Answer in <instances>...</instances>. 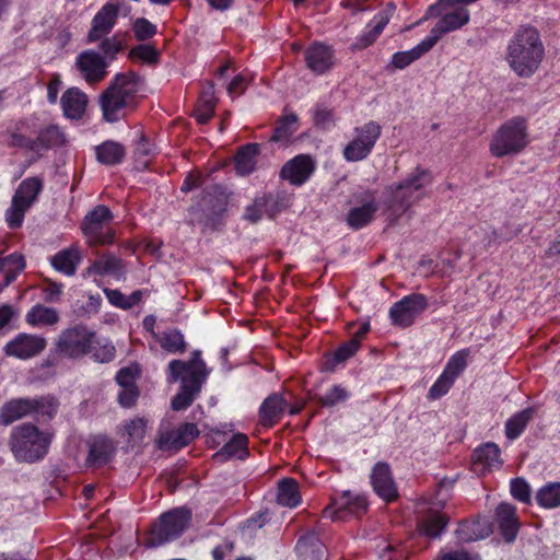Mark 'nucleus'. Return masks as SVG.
<instances>
[{
  "mask_svg": "<svg viewBox=\"0 0 560 560\" xmlns=\"http://www.w3.org/2000/svg\"><path fill=\"white\" fill-rule=\"evenodd\" d=\"M108 60L94 49L81 51L73 66L75 72L88 83L94 84L107 75Z\"/></svg>",
  "mask_w": 560,
  "mask_h": 560,
  "instance_id": "2eb2a0df",
  "label": "nucleus"
},
{
  "mask_svg": "<svg viewBox=\"0 0 560 560\" xmlns=\"http://www.w3.org/2000/svg\"><path fill=\"white\" fill-rule=\"evenodd\" d=\"M147 427L148 421L144 418L136 417L124 421L118 428V434L128 447H136L142 444L147 434Z\"/></svg>",
  "mask_w": 560,
  "mask_h": 560,
  "instance_id": "c756f323",
  "label": "nucleus"
},
{
  "mask_svg": "<svg viewBox=\"0 0 560 560\" xmlns=\"http://www.w3.org/2000/svg\"><path fill=\"white\" fill-rule=\"evenodd\" d=\"M122 7H125L124 0H118L116 3L108 2L104 4L97 11L92 20L91 30L88 34V40L90 43L97 42L112 32Z\"/></svg>",
  "mask_w": 560,
  "mask_h": 560,
  "instance_id": "a211bd4d",
  "label": "nucleus"
},
{
  "mask_svg": "<svg viewBox=\"0 0 560 560\" xmlns=\"http://www.w3.org/2000/svg\"><path fill=\"white\" fill-rule=\"evenodd\" d=\"M129 57L133 60L151 65L158 61L159 52L152 45L141 44L130 50Z\"/></svg>",
  "mask_w": 560,
  "mask_h": 560,
  "instance_id": "603ef678",
  "label": "nucleus"
},
{
  "mask_svg": "<svg viewBox=\"0 0 560 560\" xmlns=\"http://www.w3.org/2000/svg\"><path fill=\"white\" fill-rule=\"evenodd\" d=\"M277 501L280 505L293 509L301 503L299 485L294 479L285 478L278 485Z\"/></svg>",
  "mask_w": 560,
  "mask_h": 560,
  "instance_id": "a19ab883",
  "label": "nucleus"
},
{
  "mask_svg": "<svg viewBox=\"0 0 560 560\" xmlns=\"http://www.w3.org/2000/svg\"><path fill=\"white\" fill-rule=\"evenodd\" d=\"M488 534L489 528L481 525L480 522H463L456 529L457 539L465 542L482 539Z\"/></svg>",
  "mask_w": 560,
  "mask_h": 560,
  "instance_id": "a18cd8bd",
  "label": "nucleus"
},
{
  "mask_svg": "<svg viewBox=\"0 0 560 560\" xmlns=\"http://www.w3.org/2000/svg\"><path fill=\"white\" fill-rule=\"evenodd\" d=\"M371 483L375 493L386 502L394 501L398 497V490L387 464L377 463L373 467Z\"/></svg>",
  "mask_w": 560,
  "mask_h": 560,
  "instance_id": "4be33fe9",
  "label": "nucleus"
},
{
  "mask_svg": "<svg viewBox=\"0 0 560 560\" xmlns=\"http://www.w3.org/2000/svg\"><path fill=\"white\" fill-rule=\"evenodd\" d=\"M95 151L97 161L105 165L120 163L125 155L124 147L114 141L103 142L96 147Z\"/></svg>",
  "mask_w": 560,
  "mask_h": 560,
  "instance_id": "79ce46f5",
  "label": "nucleus"
},
{
  "mask_svg": "<svg viewBox=\"0 0 560 560\" xmlns=\"http://www.w3.org/2000/svg\"><path fill=\"white\" fill-rule=\"evenodd\" d=\"M81 261L82 252L78 245L63 248L50 257L52 268L67 277L75 275Z\"/></svg>",
  "mask_w": 560,
  "mask_h": 560,
  "instance_id": "a878e982",
  "label": "nucleus"
},
{
  "mask_svg": "<svg viewBox=\"0 0 560 560\" xmlns=\"http://www.w3.org/2000/svg\"><path fill=\"white\" fill-rule=\"evenodd\" d=\"M529 143L527 124L522 117L506 120L495 131L490 151L497 158L518 154Z\"/></svg>",
  "mask_w": 560,
  "mask_h": 560,
  "instance_id": "0eeeda50",
  "label": "nucleus"
},
{
  "mask_svg": "<svg viewBox=\"0 0 560 560\" xmlns=\"http://www.w3.org/2000/svg\"><path fill=\"white\" fill-rule=\"evenodd\" d=\"M474 466L477 472L499 469L502 466L501 451L495 443H485L474 451Z\"/></svg>",
  "mask_w": 560,
  "mask_h": 560,
  "instance_id": "393cba45",
  "label": "nucleus"
},
{
  "mask_svg": "<svg viewBox=\"0 0 560 560\" xmlns=\"http://www.w3.org/2000/svg\"><path fill=\"white\" fill-rule=\"evenodd\" d=\"M497 522L503 538L508 542L514 541L518 533V521L515 508L509 503H501L495 510Z\"/></svg>",
  "mask_w": 560,
  "mask_h": 560,
  "instance_id": "cd10ccee",
  "label": "nucleus"
},
{
  "mask_svg": "<svg viewBox=\"0 0 560 560\" xmlns=\"http://www.w3.org/2000/svg\"><path fill=\"white\" fill-rule=\"evenodd\" d=\"M25 267L22 255L13 253L0 257V272L4 273V285H9Z\"/></svg>",
  "mask_w": 560,
  "mask_h": 560,
  "instance_id": "37998d69",
  "label": "nucleus"
},
{
  "mask_svg": "<svg viewBox=\"0 0 560 560\" xmlns=\"http://www.w3.org/2000/svg\"><path fill=\"white\" fill-rule=\"evenodd\" d=\"M427 306L428 302L425 296L413 293L396 302L389 310V316L394 325L408 327L427 308Z\"/></svg>",
  "mask_w": 560,
  "mask_h": 560,
  "instance_id": "dca6fc26",
  "label": "nucleus"
},
{
  "mask_svg": "<svg viewBox=\"0 0 560 560\" xmlns=\"http://www.w3.org/2000/svg\"><path fill=\"white\" fill-rule=\"evenodd\" d=\"M431 182V174L428 171L416 168L399 184L386 187V203L390 220H397L413 203L422 199Z\"/></svg>",
  "mask_w": 560,
  "mask_h": 560,
  "instance_id": "7ed1b4c3",
  "label": "nucleus"
},
{
  "mask_svg": "<svg viewBox=\"0 0 560 560\" xmlns=\"http://www.w3.org/2000/svg\"><path fill=\"white\" fill-rule=\"evenodd\" d=\"M360 348L359 339L351 338L348 342L341 345L334 354V360L337 363L343 362L352 357Z\"/></svg>",
  "mask_w": 560,
  "mask_h": 560,
  "instance_id": "680f3d73",
  "label": "nucleus"
},
{
  "mask_svg": "<svg viewBox=\"0 0 560 560\" xmlns=\"http://www.w3.org/2000/svg\"><path fill=\"white\" fill-rule=\"evenodd\" d=\"M104 293L112 305L122 310L130 308V304L127 303V295L122 294L119 290L104 289Z\"/></svg>",
  "mask_w": 560,
  "mask_h": 560,
  "instance_id": "e2e57ef3",
  "label": "nucleus"
},
{
  "mask_svg": "<svg viewBox=\"0 0 560 560\" xmlns=\"http://www.w3.org/2000/svg\"><path fill=\"white\" fill-rule=\"evenodd\" d=\"M270 201H273L272 195H264L260 197H257L254 202L248 206L245 210V219L255 223L258 220H260L264 215L262 207L267 206Z\"/></svg>",
  "mask_w": 560,
  "mask_h": 560,
  "instance_id": "864d4df0",
  "label": "nucleus"
},
{
  "mask_svg": "<svg viewBox=\"0 0 560 560\" xmlns=\"http://www.w3.org/2000/svg\"><path fill=\"white\" fill-rule=\"evenodd\" d=\"M434 506H430L428 513L422 516L419 521V532L428 537H439L445 529L447 520L440 513V509L443 508L444 501L434 503Z\"/></svg>",
  "mask_w": 560,
  "mask_h": 560,
  "instance_id": "bb28decb",
  "label": "nucleus"
},
{
  "mask_svg": "<svg viewBox=\"0 0 560 560\" xmlns=\"http://www.w3.org/2000/svg\"><path fill=\"white\" fill-rule=\"evenodd\" d=\"M94 331L84 325L63 329L54 342V350L60 358L81 359L93 349Z\"/></svg>",
  "mask_w": 560,
  "mask_h": 560,
  "instance_id": "6e6552de",
  "label": "nucleus"
},
{
  "mask_svg": "<svg viewBox=\"0 0 560 560\" xmlns=\"http://www.w3.org/2000/svg\"><path fill=\"white\" fill-rule=\"evenodd\" d=\"M469 21V12L465 8H457L452 12L445 13L436 25L430 31L427 38L434 46L438 40L446 33L460 28Z\"/></svg>",
  "mask_w": 560,
  "mask_h": 560,
  "instance_id": "5701e85b",
  "label": "nucleus"
},
{
  "mask_svg": "<svg viewBox=\"0 0 560 560\" xmlns=\"http://www.w3.org/2000/svg\"><path fill=\"white\" fill-rule=\"evenodd\" d=\"M298 129V117L294 114L284 116L278 121V125L273 131L271 140L281 144H287L292 135Z\"/></svg>",
  "mask_w": 560,
  "mask_h": 560,
  "instance_id": "49530a36",
  "label": "nucleus"
},
{
  "mask_svg": "<svg viewBox=\"0 0 560 560\" xmlns=\"http://www.w3.org/2000/svg\"><path fill=\"white\" fill-rule=\"evenodd\" d=\"M377 209L378 203L374 194L365 191L361 197L360 205L348 211L346 221L350 228L360 230L373 220Z\"/></svg>",
  "mask_w": 560,
  "mask_h": 560,
  "instance_id": "aec40b11",
  "label": "nucleus"
},
{
  "mask_svg": "<svg viewBox=\"0 0 560 560\" xmlns=\"http://www.w3.org/2000/svg\"><path fill=\"white\" fill-rule=\"evenodd\" d=\"M88 104L86 95L78 88L67 90L61 96L63 115L69 119H80Z\"/></svg>",
  "mask_w": 560,
  "mask_h": 560,
  "instance_id": "2f4dec72",
  "label": "nucleus"
},
{
  "mask_svg": "<svg viewBox=\"0 0 560 560\" xmlns=\"http://www.w3.org/2000/svg\"><path fill=\"white\" fill-rule=\"evenodd\" d=\"M535 410L530 407L525 408L511 416L504 425L505 436L510 441H514L521 436L528 423L534 418Z\"/></svg>",
  "mask_w": 560,
  "mask_h": 560,
  "instance_id": "c9c22d12",
  "label": "nucleus"
},
{
  "mask_svg": "<svg viewBox=\"0 0 560 560\" xmlns=\"http://www.w3.org/2000/svg\"><path fill=\"white\" fill-rule=\"evenodd\" d=\"M138 397V392L136 386L131 387H124L122 390L119 393L118 398L119 402L124 407H130L133 405Z\"/></svg>",
  "mask_w": 560,
  "mask_h": 560,
  "instance_id": "338daca9",
  "label": "nucleus"
},
{
  "mask_svg": "<svg viewBox=\"0 0 560 560\" xmlns=\"http://www.w3.org/2000/svg\"><path fill=\"white\" fill-rule=\"evenodd\" d=\"M191 512L186 508H175L162 514L152 525L144 539L148 548H158L177 539L189 526Z\"/></svg>",
  "mask_w": 560,
  "mask_h": 560,
  "instance_id": "423d86ee",
  "label": "nucleus"
},
{
  "mask_svg": "<svg viewBox=\"0 0 560 560\" xmlns=\"http://www.w3.org/2000/svg\"><path fill=\"white\" fill-rule=\"evenodd\" d=\"M199 434V430L194 423H184L175 430L160 429L156 440L159 448L163 451L180 450L187 446Z\"/></svg>",
  "mask_w": 560,
  "mask_h": 560,
  "instance_id": "6ab92c4d",
  "label": "nucleus"
},
{
  "mask_svg": "<svg viewBox=\"0 0 560 560\" xmlns=\"http://www.w3.org/2000/svg\"><path fill=\"white\" fill-rule=\"evenodd\" d=\"M159 342L165 351L171 353L182 352L185 349L184 336L177 329L163 331L159 337Z\"/></svg>",
  "mask_w": 560,
  "mask_h": 560,
  "instance_id": "8fccbe9b",
  "label": "nucleus"
},
{
  "mask_svg": "<svg viewBox=\"0 0 560 560\" xmlns=\"http://www.w3.org/2000/svg\"><path fill=\"white\" fill-rule=\"evenodd\" d=\"M259 147L256 143L242 147L235 155V170L240 175H248L257 164Z\"/></svg>",
  "mask_w": 560,
  "mask_h": 560,
  "instance_id": "ea45409f",
  "label": "nucleus"
},
{
  "mask_svg": "<svg viewBox=\"0 0 560 560\" xmlns=\"http://www.w3.org/2000/svg\"><path fill=\"white\" fill-rule=\"evenodd\" d=\"M88 276L112 277L116 280L122 279L125 268L122 261L115 256L106 255L95 260L88 269Z\"/></svg>",
  "mask_w": 560,
  "mask_h": 560,
  "instance_id": "7c9ffc66",
  "label": "nucleus"
},
{
  "mask_svg": "<svg viewBox=\"0 0 560 560\" xmlns=\"http://www.w3.org/2000/svg\"><path fill=\"white\" fill-rule=\"evenodd\" d=\"M350 397L349 392L341 385H334L319 396V401L325 407H334L346 401Z\"/></svg>",
  "mask_w": 560,
  "mask_h": 560,
  "instance_id": "3c124183",
  "label": "nucleus"
},
{
  "mask_svg": "<svg viewBox=\"0 0 560 560\" xmlns=\"http://www.w3.org/2000/svg\"><path fill=\"white\" fill-rule=\"evenodd\" d=\"M368 508L366 497L360 492L343 491L332 499V502L323 511L326 518L339 521L348 515H359Z\"/></svg>",
  "mask_w": 560,
  "mask_h": 560,
  "instance_id": "4468645a",
  "label": "nucleus"
},
{
  "mask_svg": "<svg viewBox=\"0 0 560 560\" xmlns=\"http://www.w3.org/2000/svg\"><path fill=\"white\" fill-rule=\"evenodd\" d=\"M26 122L21 120L15 124L14 129L8 131V144L11 147L26 148L38 151L56 145L62 141V133L59 128L51 126L43 130L37 140L33 141L21 133Z\"/></svg>",
  "mask_w": 560,
  "mask_h": 560,
  "instance_id": "ddd939ff",
  "label": "nucleus"
},
{
  "mask_svg": "<svg viewBox=\"0 0 560 560\" xmlns=\"http://www.w3.org/2000/svg\"><path fill=\"white\" fill-rule=\"evenodd\" d=\"M432 47V42L424 37L418 45H416L411 49L395 52L392 57V66L395 69H405L413 61L421 58L425 52L431 50Z\"/></svg>",
  "mask_w": 560,
  "mask_h": 560,
  "instance_id": "f704fd0d",
  "label": "nucleus"
},
{
  "mask_svg": "<svg viewBox=\"0 0 560 560\" xmlns=\"http://www.w3.org/2000/svg\"><path fill=\"white\" fill-rule=\"evenodd\" d=\"M63 285L59 282L49 281L47 285L44 288V298L45 301L55 303L60 300L62 294Z\"/></svg>",
  "mask_w": 560,
  "mask_h": 560,
  "instance_id": "69168bd1",
  "label": "nucleus"
},
{
  "mask_svg": "<svg viewBox=\"0 0 560 560\" xmlns=\"http://www.w3.org/2000/svg\"><path fill=\"white\" fill-rule=\"evenodd\" d=\"M284 410V400L278 395H271L264 400L259 408L260 422L265 427H272Z\"/></svg>",
  "mask_w": 560,
  "mask_h": 560,
  "instance_id": "4c0bfd02",
  "label": "nucleus"
},
{
  "mask_svg": "<svg viewBox=\"0 0 560 560\" xmlns=\"http://www.w3.org/2000/svg\"><path fill=\"white\" fill-rule=\"evenodd\" d=\"M43 189L42 182L36 177L24 179L18 187L11 206L5 211V221L11 229L22 225L26 211L36 201Z\"/></svg>",
  "mask_w": 560,
  "mask_h": 560,
  "instance_id": "1a4fd4ad",
  "label": "nucleus"
},
{
  "mask_svg": "<svg viewBox=\"0 0 560 560\" xmlns=\"http://www.w3.org/2000/svg\"><path fill=\"white\" fill-rule=\"evenodd\" d=\"M113 214L105 206H97L90 211L83 222L82 231L91 245H105L114 241V232L110 229Z\"/></svg>",
  "mask_w": 560,
  "mask_h": 560,
  "instance_id": "9d476101",
  "label": "nucleus"
},
{
  "mask_svg": "<svg viewBox=\"0 0 560 560\" xmlns=\"http://www.w3.org/2000/svg\"><path fill=\"white\" fill-rule=\"evenodd\" d=\"M353 139L343 149V158L348 162L364 160L374 148L381 136V126L375 121H369L354 130Z\"/></svg>",
  "mask_w": 560,
  "mask_h": 560,
  "instance_id": "f8f14e48",
  "label": "nucleus"
},
{
  "mask_svg": "<svg viewBox=\"0 0 560 560\" xmlns=\"http://www.w3.org/2000/svg\"><path fill=\"white\" fill-rule=\"evenodd\" d=\"M469 354V349L456 351L450 357L443 372L456 381L467 368Z\"/></svg>",
  "mask_w": 560,
  "mask_h": 560,
  "instance_id": "09e8293b",
  "label": "nucleus"
},
{
  "mask_svg": "<svg viewBox=\"0 0 560 560\" xmlns=\"http://www.w3.org/2000/svg\"><path fill=\"white\" fill-rule=\"evenodd\" d=\"M306 67L316 74H324L335 63V54L330 46L323 43H314L305 50Z\"/></svg>",
  "mask_w": 560,
  "mask_h": 560,
  "instance_id": "412c9836",
  "label": "nucleus"
},
{
  "mask_svg": "<svg viewBox=\"0 0 560 560\" xmlns=\"http://www.w3.org/2000/svg\"><path fill=\"white\" fill-rule=\"evenodd\" d=\"M59 313L54 307L34 305L26 314V323L33 327L51 326L59 322Z\"/></svg>",
  "mask_w": 560,
  "mask_h": 560,
  "instance_id": "e433bc0d",
  "label": "nucleus"
},
{
  "mask_svg": "<svg viewBox=\"0 0 560 560\" xmlns=\"http://www.w3.org/2000/svg\"><path fill=\"white\" fill-rule=\"evenodd\" d=\"M389 18L386 13L376 14L373 20L366 25L362 34L357 38L355 46L358 48H365L373 44L381 35L385 26L388 24Z\"/></svg>",
  "mask_w": 560,
  "mask_h": 560,
  "instance_id": "58836bf2",
  "label": "nucleus"
},
{
  "mask_svg": "<svg viewBox=\"0 0 560 560\" xmlns=\"http://www.w3.org/2000/svg\"><path fill=\"white\" fill-rule=\"evenodd\" d=\"M455 380L448 376L446 373L442 372V374L436 378L433 385L429 389L428 397L430 399H439L442 396L446 395Z\"/></svg>",
  "mask_w": 560,
  "mask_h": 560,
  "instance_id": "5fc2aeb1",
  "label": "nucleus"
},
{
  "mask_svg": "<svg viewBox=\"0 0 560 560\" xmlns=\"http://www.w3.org/2000/svg\"><path fill=\"white\" fill-rule=\"evenodd\" d=\"M136 369L131 366L122 368L116 375V381L121 388L135 386Z\"/></svg>",
  "mask_w": 560,
  "mask_h": 560,
  "instance_id": "0e129e2a",
  "label": "nucleus"
},
{
  "mask_svg": "<svg viewBox=\"0 0 560 560\" xmlns=\"http://www.w3.org/2000/svg\"><path fill=\"white\" fill-rule=\"evenodd\" d=\"M544 51V45L537 30L523 27L510 40L506 60L518 77L528 78L538 69Z\"/></svg>",
  "mask_w": 560,
  "mask_h": 560,
  "instance_id": "f03ea898",
  "label": "nucleus"
},
{
  "mask_svg": "<svg viewBox=\"0 0 560 560\" xmlns=\"http://www.w3.org/2000/svg\"><path fill=\"white\" fill-rule=\"evenodd\" d=\"M52 441V433L32 423H22L11 433V451L19 462L35 463L43 459Z\"/></svg>",
  "mask_w": 560,
  "mask_h": 560,
  "instance_id": "39448f33",
  "label": "nucleus"
},
{
  "mask_svg": "<svg viewBox=\"0 0 560 560\" xmlns=\"http://www.w3.org/2000/svg\"><path fill=\"white\" fill-rule=\"evenodd\" d=\"M57 411L52 400L19 398L5 402L0 412V422L4 425L28 416L31 413H44L49 417Z\"/></svg>",
  "mask_w": 560,
  "mask_h": 560,
  "instance_id": "9b49d317",
  "label": "nucleus"
},
{
  "mask_svg": "<svg viewBox=\"0 0 560 560\" xmlns=\"http://www.w3.org/2000/svg\"><path fill=\"white\" fill-rule=\"evenodd\" d=\"M89 354H91L94 361L101 363L110 362L115 358V347L107 338L97 337L94 331L93 349H91Z\"/></svg>",
  "mask_w": 560,
  "mask_h": 560,
  "instance_id": "de8ad7c7",
  "label": "nucleus"
},
{
  "mask_svg": "<svg viewBox=\"0 0 560 560\" xmlns=\"http://www.w3.org/2000/svg\"><path fill=\"white\" fill-rule=\"evenodd\" d=\"M435 560H474V557L467 551L460 550H451V551H442Z\"/></svg>",
  "mask_w": 560,
  "mask_h": 560,
  "instance_id": "774afa93",
  "label": "nucleus"
},
{
  "mask_svg": "<svg viewBox=\"0 0 560 560\" xmlns=\"http://www.w3.org/2000/svg\"><path fill=\"white\" fill-rule=\"evenodd\" d=\"M47 346V340L38 335L20 332L4 346L8 357L28 360L38 355Z\"/></svg>",
  "mask_w": 560,
  "mask_h": 560,
  "instance_id": "f3484780",
  "label": "nucleus"
},
{
  "mask_svg": "<svg viewBox=\"0 0 560 560\" xmlns=\"http://www.w3.org/2000/svg\"><path fill=\"white\" fill-rule=\"evenodd\" d=\"M295 550L302 560H316L324 556L325 547L318 535L310 532L299 539Z\"/></svg>",
  "mask_w": 560,
  "mask_h": 560,
  "instance_id": "72a5a7b5",
  "label": "nucleus"
},
{
  "mask_svg": "<svg viewBox=\"0 0 560 560\" xmlns=\"http://www.w3.org/2000/svg\"><path fill=\"white\" fill-rule=\"evenodd\" d=\"M201 352L196 350L189 361L172 360L168 363L167 382H180L179 392L172 399L171 406L175 411L187 409L201 392L208 378L209 371Z\"/></svg>",
  "mask_w": 560,
  "mask_h": 560,
  "instance_id": "f257e3e1",
  "label": "nucleus"
},
{
  "mask_svg": "<svg viewBox=\"0 0 560 560\" xmlns=\"http://www.w3.org/2000/svg\"><path fill=\"white\" fill-rule=\"evenodd\" d=\"M142 82L135 73L117 74L109 88L101 96V107L106 121L121 119L128 108L135 106V97Z\"/></svg>",
  "mask_w": 560,
  "mask_h": 560,
  "instance_id": "20e7f679",
  "label": "nucleus"
},
{
  "mask_svg": "<svg viewBox=\"0 0 560 560\" xmlns=\"http://www.w3.org/2000/svg\"><path fill=\"white\" fill-rule=\"evenodd\" d=\"M314 171V163L307 155H298L287 162L281 170V177L293 185L305 183Z\"/></svg>",
  "mask_w": 560,
  "mask_h": 560,
  "instance_id": "b1692460",
  "label": "nucleus"
},
{
  "mask_svg": "<svg viewBox=\"0 0 560 560\" xmlns=\"http://www.w3.org/2000/svg\"><path fill=\"white\" fill-rule=\"evenodd\" d=\"M133 33L137 39L144 40L156 34V26L144 18H139L133 23Z\"/></svg>",
  "mask_w": 560,
  "mask_h": 560,
  "instance_id": "4d7b16f0",
  "label": "nucleus"
},
{
  "mask_svg": "<svg viewBox=\"0 0 560 560\" xmlns=\"http://www.w3.org/2000/svg\"><path fill=\"white\" fill-rule=\"evenodd\" d=\"M313 118L316 126L323 129H329L335 124L332 112L323 105H317L314 108Z\"/></svg>",
  "mask_w": 560,
  "mask_h": 560,
  "instance_id": "13d9d810",
  "label": "nucleus"
},
{
  "mask_svg": "<svg viewBox=\"0 0 560 560\" xmlns=\"http://www.w3.org/2000/svg\"><path fill=\"white\" fill-rule=\"evenodd\" d=\"M248 456V438L244 433H236L214 454L217 460L230 458L244 459Z\"/></svg>",
  "mask_w": 560,
  "mask_h": 560,
  "instance_id": "473e14b6",
  "label": "nucleus"
},
{
  "mask_svg": "<svg viewBox=\"0 0 560 560\" xmlns=\"http://www.w3.org/2000/svg\"><path fill=\"white\" fill-rule=\"evenodd\" d=\"M536 501L544 509L560 506V482H548L536 493Z\"/></svg>",
  "mask_w": 560,
  "mask_h": 560,
  "instance_id": "c03bdc74",
  "label": "nucleus"
},
{
  "mask_svg": "<svg viewBox=\"0 0 560 560\" xmlns=\"http://www.w3.org/2000/svg\"><path fill=\"white\" fill-rule=\"evenodd\" d=\"M114 441L104 435H97L90 442L89 462L95 466L107 464L115 455Z\"/></svg>",
  "mask_w": 560,
  "mask_h": 560,
  "instance_id": "c85d7f7f",
  "label": "nucleus"
},
{
  "mask_svg": "<svg viewBox=\"0 0 560 560\" xmlns=\"http://www.w3.org/2000/svg\"><path fill=\"white\" fill-rule=\"evenodd\" d=\"M122 49V45L117 37L106 38L101 44L102 57L108 60V66L115 59L116 55Z\"/></svg>",
  "mask_w": 560,
  "mask_h": 560,
  "instance_id": "bf43d9fd",
  "label": "nucleus"
},
{
  "mask_svg": "<svg viewBox=\"0 0 560 560\" xmlns=\"http://www.w3.org/2000/svg\"><path fill=\"white\" fill-rule=\"evenodd\" d=\"M511 494L516 500L527 503L530 500V488L524 479L516 478L511 481Z\"/></svg>",
  "mask_w": 560,
  "mask_h": 560,
  "instance_id": "052dcab7",
  "label": "nucleus"
},
{
  "mask_svg": "<svg viewBox=\"0 0 560 560\" xmlns=\"http://www.w3.org/2000/svg\"><path fill=\"white\" fill-rule=\"evenodd\" d=\"M249 84V77L245 72L235 74L226 86L230 97L235 98L242 95Z\"/></svg>",
  "mask_w": 560,
  "mask_h": 560,
  "instance_id": "6e6d98bb",
  "label": "nucleus"
}]
</instances>
